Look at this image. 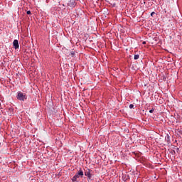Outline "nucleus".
Segmentation results:
<instances>
[{
  "mask_svg": "<svg viewBox=\"0 0 182 182\" xmlns=\"http://www.w3.org/2000/svg\"><path fill=\"white\" fill-rule=\"evenodd\" d=\"M84 173L83 171L82 170V168H80L77 173L73 177L72 181L73 182H77V178H83Z\"/></svg>",
  "mask_w": 182,
  "mask_h": 182,
  "instance_id": "nucleus-1",
  "label": "nucleus"
},
{
  "mask_svg": "<svg viewBox=\"0 0 182 182\" xmlns=\"http://www.w3.org/2000/svg\"><path fill=\"white\" fill-rule=\"evenodd\" d=\"M18 100H20L21 102H25L27 99L26 95H25L22 92H18L16 96Z\"/></svg>",
  "mask_w": 182,
  "mask_h": 182,
  "instance_id": "nucleus-2",
  "label": "nucleus"
},
{
  "mask_svg": "<svg viewBox=\"0 0 182 182\" xmlns=\"http://www.w3.org/2000/svg\"><path fill=\"white\" fill-rule=\"evenodd\" d=\"M68 5L70 8H75L76 6V1L75 0H69Z\"/></svg>",
  "mask_w": 182,
  "mask_h": 182,
  "instance_id": "nucleus-3",
  "label": "nucleus"
},
{
  "mask_svg": "<svg viewBox=\"0 0 182 182\" xmlns=\"http://www.w3.org/2000/svg\"><path fill=\"white\" fill-rule=\"evenodd\" d=\"M85 176L87 177V180H92V175L90 174V169H87L85 172Z\"/></svg>",
  "mask_w": 182,
  "mask_h": 182,
  "instance_id": "nucleus-4",
  "label": "nucleus"
},
{
  "mask_svg": "<svg viewBox=\"0 0 182 182\" xmlns=\"http://www.w3.org/2000/svg\"><path fill=\"white\" fill-rule=\"evenodd\" d=\"M13 46L16 50L19 49V42L18 41V40H14L13 41Z\"/></svg>",
  "mask_w": 182,
  "mask_h": 182,
  "instance_id": "nucleus-5",
  "label": "nucleus"
},
{
  "mask_svg": "<svg viewBox=\"0 0 182 182\" xmlns=\"http://www.w3.org/2000/svg\"><path fill=\"white\" fill-rule=\"evenodd\" d=\"M139 58H140V55H139V54H136L134 55V60H137V59H139Z\"/></svg>",
  "mask_w": 182,
  "mask_h": 182,
  "instance_id": "nucleus-6",
  "label": "nucleus"
},
{
  "mask_svg": "<svg viewBox=\"0 0 182 182\" xmlns=\"http://www.w3.org/2000/svg\"><path fill=\"white\" fill-rule=\"evenodd\" d=\"M134 105L133 104L129 105V109H134Z\"/></svg>",
  "mask_w": 182,
  "mask_h": 182,
  "instance_id": "nucleus-7",
  "label": "nucleus"
},
{
  "mask_svg": "<svg viewBox=\"0 0 182 182\" xmlns=\"http://www.w3.org/2000/svg\"><path fill=\"white\" fill-rule=\"evenodd\" d=\"M154 112V108H152L151 110H149V113H153Z\"/></svg>",
  "mask_w": 182,
  "mask_h": 182,
  "instance_id": "nucleus-8",
  "label": "nucleus"
},
{
  "mask_svg": "<svg viewBox=\"0 0 182 182\" xmlns=\"http://www.w3.org/2000/svg\"><path fill=\"white\" fill-rule=\"evenodd\" d=\"M155 14H156V13L154 11H153L151 13V16H153V15H155Z\"/></svg>",
  "mask_w": 182,
  "mask_h": 182,
  "instance_id": "nucleus-9",
  "label": "nucleus"
},
{
  "mask_svg": "<svg viewBox=\"0 0 182 182\" xmlns=\"http://www.w3.org/2000/svg\"><path fill=\"white\" fill-rule=\"evenodd\" d=\"M31 11H27V15H31Z\"/></svg>",
  "mask_w": 182,
  "mask_h": 182,
  "instance_id": "nucleus-10",
  "label": "nucleus"
},
{
  "mask_svg": "<svg viewBox=\"0 0 182 182\" xmlns=\"http://www.w3.org/2000/svg\"><path fill=\"white\" fill-rule=\"evenodd\" d=\"M167 139L168 140H170V136L168 135H167Z\"/></svg>",
  "mask_w": 182,
  "mask_h": 182,
  "instance_id": "nucleus-11",
  "label": "nucleus"
},
{
  "mask_svg": "<svg viewBox=\"0 0 182 182\" xmlns=\"http://www.w3.org/2000/svg\"><path fill=\"white\" fill-rule=\"evenodd\" d=\"M145 44H146V42H145V41H144V42H143V45H145Z\"/></svg>",
  "mask_w": 182,
  "mask_h": 182,
  "instance_id": "nucleus-12",
  "label": "nucleus"
}]
</instances>
